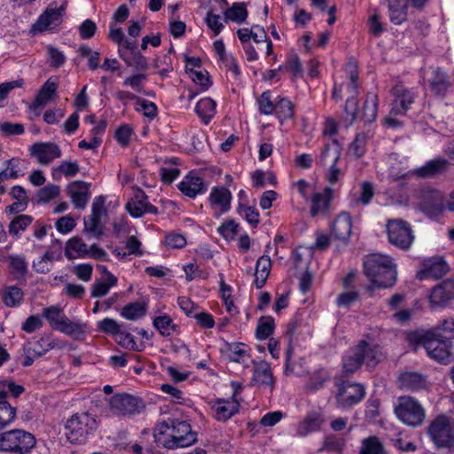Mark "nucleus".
I'll use <instances>...</instances> for the list:
<instances>
[{
    "label": "nucleus",
    "mask_w": 454,
    "mask_h": 454,
    "mask_svg": "<svg viewBox=\"0 0 454 454\" xmlns=\"http://www.w3.org/2000/svg\"><path fill=\"white\" fill-rule=\"evenodd\" d=\"M156 443L168 450L187 448L197 442V432L185 420L167 419L158 421L153 428Z\"/></svg>",
    "instance_id": "nucleus-1"
},
{
    "label": "nucleus",
    "mask_w": 454,
    "mask_h": 454,
    "mask_svg": "<svg viewBox=\"0 0 454 454\" xmlns=\"http://www.w3.org/2000/svg\"><path fill=\"white\" fill-rule=\"evenodd\" d=\"M364 273L370 281L366 286L370 293L377 288H391L397 281L396 264L390 256L381 254H372L364 258Z\"/></svg>",
    "instance_id": "nucleus-2"
},
{
    "label": "nucleus",
    "mask_w": 454,
    "mask_h": 454,
    "mask_svg": "<svg viewBox=\"0 0 454 454\" xmlns=\"http://www.w3.org/2000/svg\"><path fill=\"white\" fill-rule=\"evenodd\" d=\"M427 434L438 449L454 448V420L446 415H439L428 425Z\"/></svg>",
    "instance_id": "nucleus-3"
},
{
    "label": "nucleus",
    "mask_w": 454,
    "mask_h": 454,
    "mask_svg": "<svg viewBox=\"0 0 454 454\" xmlns=\"http://www.w3.org/2000/svg\"><path fill=\"white\" fill-rule=\"evenodd\" d=\"M97 427V419L90 412L76 413L67 421L66 434L71 442L83 443Z\"/></svg>",
    "instance_id": "nucleus-4"
},
{
    "label": "nucleus",
    "mask_w": 454,
    "mask_h": 454,
    "mask_svg": "<svg viewBox=\"0 0 454 454\" xmlns=\"http://www.w3.org/2000/svg\"><path fill=\"white\" fill-rule=\"evenodd\" d=\"M35 445V436L22 429L0 434V450L16 454H27Z\"/></svg>",
    "instance_id": "nucleus-5"
},
{
    "label": "nucleus",
    "mask_w": 454,
    "mask_h": 454,
    "mask_svg": "<svg viewBox=\"0 0 454 454\" xmlns=\"http://www.w3.org/2000/svg\"><path fill=\"white\" fill-rule=\"evenodd\" d=\"M395 413L403 424L417 427L426 419V411L418 400L411 396H401L395 408Z\"/></svg>",
    "instance_id": "nucleus-6"
},
{
    "label": "nucleus",
    "mask_w": 454,
    "mask_h": 454,
    "mask_svg": "<svg viewBox=\"0 0 454 454\" xmlns=\"http://www.w3.org/2000/svg\"><path fill=\"white\" fill-rule=\"evenodd\" d=\"M389 242L398 248L411 247L414 235L409 223L402 219H389L386 224Z\"/></svg>",
    "instance_id": "nucleus-7"
},
{
    "label": "nucleus",
    "mask_w": 454,
    "mask_h": 454,
    "mask_svg": "<svg viewBox=\"0 0 454 454\" xmlns=\"http://www.w3.org/2000/svg\"><path fill=\"white\" fill-rule=\"evenodd\" d=\"M336 402L339 407L348 408L360 403L365 395V387L359 383L337 380Z\"/></svg>",
    "instance_id": "nucleus-8"
},
{
    "label": "nucleus",
    "mask_w": 454,
    "mask_h": 454,
    "mask_svg": "<svg viewBox=\"0 0 454 454\" xmlns=\"http://www.w3.org/2000/svg\"><path fill=\"white\" fill-rule=\"evenodd\" d=\"M423 81L427 84L430 91L435 96L444 98L451 87L448 74L439 67H429L423 69Z\"/></svg>",
    "instance_id": "nucleus-9"
},
{
    "label": "nucleus",
    "mask_w": 454,
    "mask_h": 454,
    "mask_svg": "<svg viewBox=\"0 0 454 454\" xmlns=\"http://www.w3.org/2000/svg\"><path fill=\"white\" fill-rule=\"evenodd\" d=\"M106 213L105 198L97 197L91 206V214L84 218V231L90 237L99 239L104 234L101 218Z\"/></svg>",
    "instance_id": "nucleus-10"
},
{
    "label": "nucleus",
    "mask_w": 454,
    "mask_h": 454,
    "mask_svg": "<svg viewBox=\"0 0 454 454\" xmlns=\"http://www.w3.org/2000/svg\"><path fill=\"white\" fill-rule=\"evenodd\" d=\"M142 401L129 394H117L110 399V409L116 415H132L140 412Z\"/></svg>",
    "instance_id": "nucleus-11"
},
{
    "label": "nucleus",
    "mask_w": 454,
    "mask_h": 454,
    "mask_svg": "<svg viewBox=\"0 0 454 454\" xmlns=\"http://www.w3.org/2000/svg\"><path fill=\"white\" fill-rule=\"evenodd\" d=\"M333 199V189L325 187L322 192H314L309 199V215L311 217H326L331 210Z\"/></svg>",
    "instance_id": "nucleus-12"
},
{
    "label": "nucleus",
    "mask_w": 454,
    "mask_h": 454,
    "mask_svg": "<svg viewBox=\"0 0 454 454\" xmlns=\"http://www.w3.org/2000/svg\"><path fill=\"white\" fill-rule=\"evenodd\" d=\"M354 348L362 364H365L369 369L375 368L384 358L381 347L374 342L362 340Z\"/></svg>",
    "instance_id": "nucleus-13"
},
{
    "label": "nucleus",
    "mask_w": 454,
    "mask_h": 454,
    "mask_svg": "<svg viewBox=\"0 0 454 454\" xmlns=\"http://www.w3.org/2000/svg\"><path fill=\"white\" fill-rule=\"evenodd\" d=\"M392 93L395 98L392 103L391 114L395 115L405 114L414 103L415 92L403 84H396L392 89Z\"/></svg>",
    "instance_id": "nucleus-14"
},
{
    "label": "nucleus",
    "mask_w": 454,
    "mask_h": 454,
    "mask_svg": "<svg viewBox=\"0 0 454 454\" xmlns=\"http://www.w3.org/2000/svg\"><path fill=\"white\" fill-rule=\"evenodd\" d=\"M232 194L229 189L224 186H215L211 189L208 201L211 208L214 210V215L220 217L223 214L231 209Z\"/></svg>",
    "instance_id": "nucleus-15"
},
{
    "label": "nucleus",
    "mask_w": 454,
    "mask_h": 454,
    "mask_svg": "<svg viewBox=\"0 0 454 454\" xmlns=\"http://www.w3.org/2000/svg\"><path fill=\"white\" fill-rule=\"evenodd\" d=\"M450 341L442 340L439 338L425 340L423 347L427 356L442 364H448L450 358Z\"/></svg>",
    "instance_id": "nucleus-16"
},
{
    "label": "nucleus",
    "mask_w": 454,
    "mask_h": 454,
    "mask_svg": "<svg viewBox=\"0 0 454 454\" xmlns=\"http://www.w3.org/2000/svg\"><path fill=\"white\" fill-rule=\"evenodd\" d=\"M126 209L133 217H141L145 214L158 213V208L148 202L147 195L141 190L137 191L131 200L126 204Z\"/></svg>",
    "instance_id": "nucleus-17"
},
{
    "label": "nucleus",
    "mask_w": 454,
    "mask_h": 454,
    "mask_svg": "<svg viewBox=\"0 0 454 454\" xmlns=\"http://www.w3.org/2000/svg\"><path fill=\"white\" fill-rule=\"evenodd\" d=\"M252 384L260 387L273 389L275 379L270 364L264 360L253 361Z\"/></svg>",
    "instance_id": "nucleus-18"
},
{
    "label": "nucleus",
    "mask_w": 454,
    "mask_h": 454,
    "mask_svg": "<svg viewBox=\"0 0 454 454\" xmlns=\"http://www.w3.org/2000/svg\"><path fill=\"white\" fill-rule=\"evenodd\" d=\"M31 156L35 157L40 164L48 165L54 159L61 157L59 146L54 143H36L30 148Z\"/></svg>",
    "instance_id": "nucleus-19"
},
{
    "label": "nucleus",
    "mask_w": 454,
    "mask_h": 454,
    "mask_svg": "<svg viewBox=\"0 0 454 454\" xmlns=\"http://www.w3.org/2000/svg\"><path fill=\"white\" fill-rule=\"evenodd\" d=\"M423 268L418 271L417 278L425 280L427 278H441L448 272V265L440 257L427 259L422 263Z\"/></svg>",
    "instance_id": "nucleus-20"
},
{
    "label": "nucleus",
    "mask_w": 454,
    "mask_h": 454,
    "mask_svg": "<svg viewBox=\"0 0 454 454\" xmlns=\"http://www.w3.org/2000/svg\"><path fill=\"white\" fill-rule=\"evenodd\" d=\"M58 89V82L49 78L39 90L35 98L29 106V109L35 114V116L41 114V110L55 96Z\"/></svg>",
    "instance_id": "nucleus-21"
},
{
    "label": "nucleus",
    "mask_w": 454,
    "mask_h": 454,
    "mask_svg": "<svg viewBox=\"0 0 454 454\" xmlns=\"http://www.w3.org/2000/svg\"><path fill=\"white\" fill-rule=\"evenodd\" d=\"M178 189L184 195L193 199L199 194L205 193L207 186L200 176L191 172L178 184Z\"/></svg>",
    "instance_id": "nucleus-22"
},
{
    "label": "nucleus",
    "mask_w": 454,
    "mask_h": 454,
    "mask_svg": "<svg viewBox=\"0 0 454 454\" xmlns=\"http://www.w3.org/2000/svg\"><path fill=\"white\" fill-rule=\"evenodd\" d=\"M64 13V5H61L59 8H47L46 11L40 15L36 23L34 25L35 29L43 32L54 28L61 23Z\"/></svg>",
    "instance_id": "nucleus-23"
},
{
    "label": "nucleus",
    "mask_w": 454,
    "mask_h": 454,
    "mask_svg": "<svg viewBox=\"0 0 454 454\" xmlns=\"http://www.w3.org/2000/svg\"><path fill=\"white\" fill-rule=\"evenodd\" d=\"M450 167V162L442 157L426 162L420 168L413 169L411 173L419 177L431 178L445 173Z\"/></svg>",
    "instance_id": "nucleus-24"
},
{
    "label": "nucleus",
    "mask_w": 454,
    "mask_h": 454,
    "mask_svg": "<svg viewBox=\"0 0 454 454\" xmlns=\"http://www.w3.org/2000/svg\"><path fill=\"white\" fill-rule=\"evenodd\" d=\"M454 298V280H444L433 288L429 300L432 307L445 305Z\"/></svg>",
    "instance_id": "nucleus-25"
},
{
    "label": "nucleus",
    "mask_w": 454,
    "mask_h": 454,
    "mask_svg": "<svg viewBox=\"0 0 454 454\" xmlns=\"http://www.w3.org/2000/svg\"><path fill=\"white\" fill-rule=\"evenodd\" d=\"M216 420L225 422L239 411V400L217 399L212 405Z\"/></svg>",
    "instance_id": "nucleus-26"
},
{
    "label": "nucleus",
    "mask_w": 454,
    "mask_h": 454,
    "mask_svg": "<svg viewBox=\"0 0 454 454\" xmlns=\"http://www.w3.org/2000/svg\"><path fill=\"white\" fill-rule=\"evenodd\" d=\"M332 231L336 239L348 240L352 232V218L348 212H341L333 220Z\"/></svg>",
    "instance_id": "nucleus-27"
},
{
    "label": "nucleus",
    "mask_w": 454,
    "mask_h": 454,
    "mask_svg": "<svg viewBox=\"0 0 454 454\" xmlns=\"http://www.w3.org/2000/svg\"><path fill=\"white\" fill-rule=\"evenodd\" d=\"M90 184L83 181H74L67 187V192L72 202L76 208L82 209L86 207L89 199Z\"/></svg>",
    "instance_id": "nucleus-28"
},
{
    "label": "nucleus",
    "mask_w": 454,
    "mask_h": 454,
    "mask_svg": "<svg viewBox=\"0 0 454 454\" xmlns=\"http://www.w3.org/2000/svg\"><path fill=\"white\" fill-rule=\"evenodd\" d=\"M325 419L321 411L309 412L304 419L298 425L297 434L304 437L309 433L320 430Z\"/></svg>",
    "instance_id": "nucleus-29"
},
{
    "label": "nucleus",
    "mask_w": 454,
    "mask_h": 454,
    "mask_svg": "<svg viewBox=\"0 0 454 454\" xmlns=\"http://www.w3.org/2000/svg\"><path fill=\"white\" fill-rule=\"evenodd\" d=\"M388 9V17L394 25H401L407 20L408 3L403 0H386Z\"/></svg>",
    "instance_id": "nucleus-30"
},
{
    "label": "nucleus",
    "mask_w": 454,
    "mask_h": 454,
    "mask_svg": "<svg viewBox=\"0 0 454 454\" xmlns=\"http://www.w3.org/2000/svg\"><path fill=\"white\" fill-rule=\"evenodd\" d=\"M271 269V260L268 255H262L258 258L255 270L254 284L257 289H262L269 278Z\"/></svg>",
    "instance_id": "nucleus-31"
},
{
    "label": "nucleus",
    "mask_w": 454,
    "mask_h": 454,
    "mask_svg": "<svg viewBox=\"0 0 454 454\" xmlns=\"http://www.w3.org/2000/svg\"><path fill=\"white\" fill-rule=\"evenodd\" d=\"M89 246L79 237H73L67 240L65 247V255L68 260L86 258Z\"/></svg>",
    "instance_id": "nucleus-32"
},
{
    "label": "nucleus",
    "mask_w": 454,
    "mask_h": 454,
    "mask_svg": "<svg viewBox=\"0 0 454 454\" xmlns=\"http://www.w3.org/2000/svg\"><path fill=\"white\" fill-rule=\"evenodd\" d=\"M399 382L402 387L410 390H419L427 387L426 378L418 372H405L399 377Z\"/></svg>",
    "instance_id": "nucleus-33"
},
{
    "label": "nucleus",
    "mask_w": 454,
    "mask_h": 454,
    "mask_svg": "<svg viewBox=\"0 0 454 454\" xmlns=\"http://www.w3.org/2000/svg\"><path fill=\"white\" fill-rule=\"evenodd\" d=\"M341 153V147L336 140H333L325 145L320 158L319 162L322 166H330L336 164L340 159Z\"/></svg>",
    "instance_id": "nucleus-34"
},
{
    "label": "nucleus",
    "mask_w": 454,
    "mask_h": 454,
    "mask_svg": "<svg viewBox=\"0 0 454 454\" xmlns=\"http://www.w3.org/2000/svg\"><path fill=\"white\" fill-rule=\"evenodd\" d=\"M195 112L204 124H208L216 113V103L210 98H201L195 106Z\"/></svg>",
    "instance_id": "nucleus-35"
},
{
    "label": "nucleus",
    "mask_w": 454,
    "mask_h": 454,
    "mask_svg": "<svg viewBox=\"0 0 454 454\" xmlns=\"http://www.w3.org/2000/svg\"><path fill=\"white\" fill-rule=\"evenodd\" d=\"M102 269L106 272L107 278L105 280L96 281L93 284L91 296L94 298L106 295L110 289L117 285V278L107 271L106 267H102Z\"/></svg>",
    "instance_id": "nucleus-36"
},
{
    "label": "nucleus",
    "mask_w": 454,
    "mask_h": 454,
    "mask_svg": "<svg viewBox=\"0 0 454 454\" xmlns=\"http://www.w3.org/2000/svg\"><path fill=\"white\" fill-rule=\"evenodd\" d=\"M273 114L281 123L290 120L294 116V105L287 98H280L275 101V110Z\"/></svg>",
    "instance_id": "nucleus-37"
},
{
    "label": "nucleus",
    "mask_w": 454,
    "mask_h": 454,
    "mask_svg": "<svg viewBox=\"0 0 454 454\" xmlns=\"http://www.w3.org/2000/svg\"><path fill=\"white\" fill-rule=\"evenodd\" d=\"M223 14L225 22L231 20L237 24H242L246 22L248 17L247 4L245 3H233L230 8L224 11Z\"/></svg>",
    "instance_id": "nucleus-38"
},
{
    "label": "nucleus",
    "mask_w": 454,
    "mask_h": 454,
    "mask_svg": "<svg viewBox=\"0 0 454 454\" xmlns=\"http://www.w3.org/2000/svg\"><path fill=\"white\" fill-rule=\"evenodd\" d=\"M378 113V96L369 92L364 103L361 118L364 123H371L375 121Z\"/></svg>",
    "instance_id": "nucleus-39"
},
{
    "label": "nucleus",
    "mask_w": 454,
    "mask_h": 454,
    "mask_svg": "<svg viewBox=\"0 0 454 454\" xmlns=\"http://www.w3.org/2000/svg\"><path fill=\"white\" fill-rule=\"evenodd\" d=\"M146 311V302H130L121 309V316L125 319L135 321L145 316Z\"/></svg>",
    "instance_id": "nucleus-40"
},
{
    "label": "nucleus",
    "mask_w": 454,
    "mask_h": 454,
    "mask_svg": "<svg viewBox=\"0 0 454 454\" xmlns=\"http://www.w3.org/2000/svg\"><path fill=\"white\" fill-rule=\"evenodd\" d=\"M43 316L49 322L51 327L56 331H59L64 324V320L67 319L62 309L57 306L45 308L43 311Z\"/></svg>",
    "instance_id": "nucleus-41"
},
{
    "label": "nucleus",
    "mask_w": 454,
    "mask_h": 454,
    "mask_svg": "<svg viewBox=\"0 0 454 454\" xmlns=\"http://www.w3.org/2000/svg\"><path fill=\"white\" fill-rule=\"evenodd\" d=\"M358 454H388L377 436H369L361 442Z\"/></svg>",
    "instance_id": "nucleus-42"
},
{
    "label": "nucleus",
    "mask_w": 454,
    "mask_h": 454,
    "mask_svg": "<svg viewBox=\"0 0 454 454\" xmlns=\"http://www.w3.org/2000/svg\"><path fill=\"white\" fill-rule=\"evenodd\" d=\"M54 345L48 339L41 338L35 341H29L24 346V352L40 357L52 349Z\"/></svg>",
    "instance_id": "nucleus-43"
},
{
    "label": "nucleus",
    "mask_w": 454,
    "mask_h": 454,
    "mask_svg": "<svg viewBox=\"0 0 454 454\" xmlns=\"http://www.w3.org/2000/svg\"><path fill=\"white\" fill-rule=\"evenodd\" d=\"M34 221V218L28 215H20L13 218L8 227L10 235L18 239L20 233L24 231Z\"/></svg>",
    "instance_id": "nucleus-44"
},
{
    "label": "nucleus",
    "mask_w": 454,
    "mask_h": 454,
    "mask_svg": "<svg viewBox=\"0 0 454 454\" xmlns=\"http://www.w3.org/2000/svg\"><path fill=\"white\" fill-rule=\"evenodd\" d=\"M118 53L120 58L129 67L141 70L145 69L147 67L146 59L138 51L128 53L124 49L119 48Z\"/></svg>",
    "instance_id": "nucleus-45"
},
{
    "label": "nucleus",
    "mask_w": 454,
    "mask_h": 454,
    "mask_svg": "<svg viewBox=\"0 0 454 454\" xmlns=\"http://www.w3.org/2000/svg\"><path fill=\"white\" fill-rule=\"evenodd\" d=\"M360 357L357 356L355 348L349 349L348 353L342 358L343 373L346 376L353 374L360 369L362 365Z\"/></svg>",
    "instance_id": "nucleus-46"
},
{
    "label": "nucleus",
    "mask_w": 454,
    "mask_h": 454,
    "mask_svg": "<svg viewBox=\"0 0 454 454\" xmlns=\"http://www.w3.org/2000/svg\"><path fill=\"white\" fill-rule=\"evenodd\" d=\"M153 325L164 337L171 336L176 329L172 318L167 314L156 317Z\"/></svg>",
    "instance_id": "nucleus-47"
},
{
    "label": "nucleus",
    "mask_w": 454,
    "mask_h": 454,
    "mask_svg": "<svg viewBox=\"0 0 454 454\" xmlns=\"http://www.w3.org/2000/svg\"><path fill=\"white\" fill-rule=\"evenodd\" d=\"M20 159L12 158L5 161L6 168L0 172V182L6 181L9 179H17L23 176V173L20 169Z\"/></svg>",
    "instance_id": "nucleus-48"
},
{
    "label": "nucleus",
    "mask_w": 454,
    "mask_h": 454,
    "mask_svg": "<svg viewBox=\"0 0 454 454\" xmlns=\"http://www.w3.org/2000/svg\"><path fill=\"white\" fill-rule=\"evenodd\" d=\"M86 324H79L72 322L68 317L59 329V332L63 333L75 340H81L86 333Z\"/></svg>",
    "instance_id": "nucleus-49"
},
{
    "label": "nucleus",
    "mask_w": 454,
    "mask_h": 454,
    "mask_svg": "<svg viewBox=\"0 0 454 454\" xmlns=\"http://www.w3.org/2000/svg\"><path fill=\"white\" fill-rule=\"evenodd\" d=\"M275 328L274 318L270 316L260 317L256 327V338L259 340L268 339L273 333Z\"/></svg>",
    "instance_id": "nucleus-50"
},
{
    "label": "nucleus",
    "mask_w": 454,
    "mask_h": 454,
    "mask_svg": "<svg viewBox=\"0 0 454 454\" xmlns=\"http://www.w3.org/2000/svg\"><path fill=\"white\" fill-rule=\"evenodd\" d=\"M2 300L5 306L10 308L16 307L20 305L23 300V292L18 286H9L5 288Z\"/></svg>",
    "instance_id": "nucleus-51"
},
{
    "label": "nucleus",
    "mask_w": 454,
    "mask_h": 454,
    "mask_svg": "<svg viewBox=\"0 0 454 454\" xmlns=\"http://www.w3.org/2000/svg\"><path fill=\"white\" fill-rule=\"evenodd\" d=\"M230 360L236 363H244L250 357L247 347L244 343L234 342L228 344Z\"/></svg>",
    "instance_id": "nucleus-52"
},
{
    "label": "nucleus",
    "mask_w": 454,
    "mask_h": 454,
    "mask_svg": "<svg viewBox=\"0 0 454 454\" xmlns=\"http://www.w3.org/2000/svg\"><path fill=\"white\" fill-rule=\"evenodd\" d=\"M10 267L17 278L24 277L27 272V262L24 255H9Z\"/></svg>",
    "instance_id": "nucleus-53"
},
{
    "label": "nucleus",
    "mask_w": 454,
    "mask_h": 454,
    "mask_svg": "<svg viewBox=\"0 0 454 454\" xmlns=\"http://www.w3.org/2000/svg\"><path fill=\"white\" fill-rule=\"evenodd\" d=\"M16 418V409L9 403H0V430L9 426Z\"/></svg>",
    "instance_id": "nucleus-54"
},
{
    "label": "nucleus",
    "mask_w": 454,
    "mask_h": 454,
    "mask_svg": "<svg viewBox=\"0 0 454 454\" xmlns=\"http://www.w3.org/2000/svg\"><path fill=\"white\" fill-rule=\"evenodd\" d=\"M367 141V134H357L349 146V152L356 158L362 157L366 151Z\"/></svg>",
    "instance_id": "nucleus-55"
},
{
    "label": "nucleus",
    "mask_w": 454,
    "mask_h": 454,
    "mask_svg": "<svg viewBox=\"0 0 454 454\" xmlns=\"http://www.w3.org/2000/svg\"><path fill=\"white\" fill-rule=\"evenodd\" d=\"M59 194V187L55 184H48L40 189L36 194L37 203H46L55 199Z\"/></svg>",
    "instance_id": "nucleus-56"
},
{
    "label": "nucleus",
    "mask_w": 454,
    "mask_h": 454,
    "mask_svg": "<svg viewBox=\"0 0 454 454\" xmlns=\"http://www.w3.org/2000/svg\"><path fill=\"white\" fill-rule=\"evenodd\" d=\"M237 211L240 215L243 214L245 219L253 227H256L258 225L260 222V215L259 212L254 207L246 206L243 203L239 202Z\"/></svg>",
    "instance_id": "nucleus-57"
},
{
    "label": "nucleus",
    "mask_w": 454,
    "mask_h": 454,
    "mask_svg": "<svg viewBox=\"0 0 454 454\" xmlns=\"http://www.w3.org/2000/svg\"><path fill=\"white\" fill-rule=\"evenodd\" d=\"M239 224L232 219L223 223L218 228L217 232L226 240H232L238 234Z\"/></svg>",
    "instance_id": "nucleus-58"
},
{
    "label": "nucleus",
    "mask_w": 454,
    "mask_h": 454,
    "mask_svg": "<svg viewBox=\"0 0 454 454\" xmlns=\"http://www.w3.org/2000/svg\"><path fill=\"white\" fill-rule=\"evenodd\" d=\"M424 208L430 211H440L449 210L454 212V200H447L442 195L439 202H427L424 204Z\"/></svg>",
    "instance_id": "nucleus-59"
},
{
    "label": "nucleus",
    "mask_w": 454,
    "mask_h": 454,
    "mask_svg": "<svg viewBox=\"0 0 454 454\" xmlns=\"http://www.w3.org/2000/svg\"><path fill=\"white\" fill-rule=\"evenodd\" d=\"M270 91H264L258 99L259 112L262 114H272L275 110V103L271 101Z\"/></svg>",
    "instance_id": "nucleus-60"
},
{
    "label": "nucleus",
    "mask_w": 454,
    "mask_h": 454,
    "mask_svg": "<svg viewBox=\"0 0 454 454\" xmlns=\"http://www.w3.org/2000/svg\"><path fill=\"white\" fill-rule=\"evenodd\" d=\"M221 293H222V298H223L225 307H226V310L231 315L237 314L238 309L234 305V302H233V300H232V297L231 294V289L229 286H227L224 283L223 278L221 280Z\"/></svg>",
    "instance_id": "nucleus-61"
},
{
    "label": "nucleus",
    "mask_w": 454,
    "mask_h": 454,
    "mask_svg": "<svg viewBox=\"0 0 454 454\" xmlns=\"http://www.w3.org/2000/svg\"><path fill=\"white\" fill-rule=\"evenodd\" d=\"M345 121L348 123V125L352 124L357 115V99L355 97H348L346 100L345 107Z\"/></svg>",
    "instance_id": "nucleus-62"
},
{
    "label": "nucleus",
    "mask_w": 454,
    "mask_h": 454,
    "mask_svg": "<svg viewBox=\"0 0 454 454\" xmlns=\"http://www.w3.org/2000/svg\"><path fill=\"white\" fill-rule=\"evenodd\" d=\"M98 328L101 332L112 335L121 333V325L116 320L109 317H106L98 322Z\"/></svg>",
    "instance_id": "nucleus-63"
},
{
    "label": "nucleus",
    "mask_w": 454,
    "mask_h": 454,
    "mask_svg": "<svg viewBox=\"0 0 454 454\" xmlns=\"http://www.w3.org/2000/svg\"><path fill=\"white\" fill-rule=\"evenodd\" d=\"M437 330L442 331L439 337L445 339H454V318L443 319L437 327Z\"/></svg>",
    "instance_id": "nucleus-64"
}]
</instances>
